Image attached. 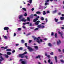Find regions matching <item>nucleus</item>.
I'll return each instance as SVG.
<instances>
[{
	"mask_svg": "<svg viewBox=\"0 0 64 64\" xmlns=\"http://www.w3.org/2000/svg\"><path fill=\"white\" fill-rule=\"evenodd\" d=\"M39 39H41V38L40 37H38V38H37L36 37H34V41H36V42L39 44H40V42H43V40L42 39H40V40Z\"/></svg>",
	"mask_w": 64,
	"mask_h": 64,
	"instance_id": "f257e3e1",
	"label": "nucleus"
},
{
	"mask_svg": "<svg viewBox=\"0 0 64 64\" xmlns=\"http://www.w3.org/2000/svg\"><path fill=\"white\" fill-rule=\"evenodd\" d=\"M38 28H36L34 30V31H36V30H38V28H40L41 29H42L43 28H44L45 27L44 26L42 25L41 24H39L37 26Z\"/></svg>",
	"mask_w": 64,
	"mask_h": 64,
	"instance_id": "f03ea898",
	"label": "nucleus"
},
{
	"mask_svg": "<svg viewBox=\"0 0 64 64\" xmlns=\"http://www.w3.org/2000/svg\"><path fill=\"white\" fill-rule=\"evenodd\" d=\"M25 46H26V47H28V49L29 50L30 52H31V51H33V48H31V47H30L29 46H27V43H25Z\"/></svg>",
	"mask_w": 64,
	"mask_h": 64,
	"instance_id": "7ed1b4c3",
	"label": "nucleus"
},
{
	"mask_svg": "<svg viewBox=\"0 0 64 64\" xmlns=\"http://www.w3.org/2000/svg\"><path fill=\"white\" fill-rule=\"evenodd\" d=\"M22 60V59H21L19 61L20 62H21V63H22V64H26V62H25V61Z\"/></svg>",
	"mask_w": 64,
	"mask_h": 64,
	"instance_id": "20e7f679",
	"label": "nucleus"
},
{
	"mask_svg": "<svg viewBox=\"0 0 64 64\" xmlns=\"http://www.w3.org/2000/svg\"><path fill=\"white\" fill-rule=\"evenodd\" d=\"M23 54H20L18 55V56H19V57H21L22 58H24L25 56H23Z\"/></svg>",
	"mask_w": 64,
	"mask_h": 64,
	"instance_id": "39448f33",
	"label": "nucleus"
},
{
	"mask_svg": "<svg viewBox=\"0 0 64 64\" xmlns=\"http://www.w3.org/2000/svg\"><path fill=\"white\" fill-rule=\"evenodd\" d=\"M40 22V21L38 20L35 23V24L36 25H38Z\"/></svg>",
	"mask_w": 64,
	"mask_h": 64,
	"instance_id": "423d86ee",
	"label": "nucleus"
},
{
	"mask_svg": "<svg viewBox=\"0 0 64 64\" xmlns=\"http://www.w3.org/2000/svg\"><path fill=\"white\" fill-rule=\"evenodd\" d=\"M58 40L59 41H57V43L58 45L59 46V45H60V44H61V41H60V40Z\"/></svg>",
	"mask_w": 64,
	"mask_h": 64,
	"instance_id": "0eeeda50",
	"label": "nucleus"
},
{
	"mask_svg": "<svg viewBox=\"0 0 64 64\" xmlns=\"http://www.w3.org/2000/svg\"><path fill=\"white\" fill-rule=\"evenodd\" d=\"M36 59H38L39 58L40 60H41V56L38 55V56H36Z\"/></svg>",
	"mask_w": 64,
	"mask_h": 64,
	"instance_id": "6e6552de",
	"label": "nucleus"
},
{
	"mask_svg": "<svg viewBox=\"0 0 64 64\" xmlns=\"http://www.w3.org/2000/svg\"><path fill=\"white\" fill-rule=\"evenodd\" d=\"M58 33L59 34H60L61 35V36L62 38H63V36H62L63 35V34L61 33V32L59 31L58 32Z\"/></svg>",
	"mask_w": 64,
	"mask_h": 64,
	"instance_id": "1a4fd4ad",
	"label": "nucleus"
},
{
	"mask_svg": "<svg viewBox=\"0 0 64 64\" xmlns=\"http://www.w3.org/2000/svg\"><path fill=\"white\" fill-rule=\"evenodd\" d=\"M9 27H6L4 28V30H9Z\"/></svg>",
	"mask_w": 64,
	"mask_h": 64,
	"instance_id": "9d476101",
	"label": "nucleus"
},
{
	"mask_svg": "<svg viewBox=\"0 0 64 64\" xmlns=\"http://www.w3.org/2000/svg\"><path fill=\"white\" fill-rule=\"evenodd\" d=\"M23 17V15H20V16L19 17V19H22L23 18H22Z\"/></svg>",
	"mask_w": 64,
	"mask_h": 64,
	"instance_id": "9b49d317",
	"label": "nucleus"
},
{
	"mask_svg": "<svg viewBox=\"0 0 64 64\" xmlns=\"http://www.w3.org/2000/svg\"><path fill=\"white\" fill-rule=\"evenodd\" d=\"M30 18L33 19L34 18V16H33V14H32L30 16Z\"/></svg>",
	"mask_w": 64,
	"mask_h": 64,
	"instance_id": "f8f14e48",
	"label": "nucleus"
},
{
	"mask_svg": "<svg viewBox=\"0 0 64 64\" xmlns=\"http://www.w3.org/2000/svg\"><path fill=\"white\" fill-rule=\"evenodd\" d=\"M4 56L6 57V58H8L9 57V56H8V55L7 54H4Z\"/></svg>",
	"mask_w": 64,
	"mask_h": 64,
	"instance_id": "ddd939ff",
	"label": "nucleus"
},
{
	"mask_svg": "<svg viewBox=\"0 0 64 64\" xmlns=\"http://www.w3.org/2000/svg\"><path fill=\"white\" fill-rule=\"evenodd\" d=\"M48 45L49 46H50V47H52V44H51V43L49 42L48 43Z\"/></svg>",
	"mask_w": 64,
	"mask_h": 64,
	"instance_id": "4468645a",
	"label": "nucleus"
},
{
	"mask_svg": "<svg viewBox=\"0 0 64 64\" xmlns=\"http://www.w3.org/2000/svg\"><path fill=\"white\" fill-rule=\"evenodd\" d=\"M54 57L55 58L56 62V63H57V56H55Z\"/></svg>",
	"mask_w": 64,
	"mask_h": 64,
	"instance_id": "2eb2a0df",
	"label": "nucleus"
},
{
	"mask_svg": "<svg viewBox=\"0 0 64 64\" xmlns=\"http://www.w3.org/2000/svg\"><path fill=\"white\" fill-rule=\"evenodd\" d=\"M57 12V10H55L53 11L52 12V13L53 14H54V13H56V12Z\"/></svg>",
	"mask_w": 64,
	"mask_h": 64,
	"instance_id": "dca6fc26",
	"label": "nucleus"
},
{
	"mask_svg": "<svg viewBox=\"0 0 64 64\" xmlns=\"http://www.w3.org/2000/svg\"><path fill=\"white\" fill-rule=\"evenodd\" d=\"M3 37H4V38L6 40H7V39H8V37H7V36H3Z\"/></svg>",
	"mask_w": 64,
	"mask_h": 64,
	"instance_id": "f3484780",
	"label": "nucleus"
},
{
	"mask_svg": "<svg viewBox=\"0 0 64 64\" xmlns=\"http://www.w3.org/2000/svg\"><path fill=\"white\" fill-rule=\"evenodd\" d=\"M54 20L56 22H58V21L59 20H58V19H56V18H55Z\"/></svg>",
	"mask_w": 64,
	"mask_h": 64,
	"instance_id": "a211bd4d",
	"label": "nucleus"
},
{
	"mask_svg": "<svg viewBox=\"0 0 64 64\" xmlns=\"http://www.w3.org/2000/svg\"><path fill=\"white\" fill-rule=\"evenodd\" d=\"M21 42L23 44V43H25V41L23 40H22L21 41Z\"/></svg>",
	"mask_w": 64,
	"mask_h": 64,
	"instance_id": "6ab92c4d",
	"label": "nucleus"
},
{
	"mask_svg": "<svg viewBox=\"0 0 64 64\" xmlns=\"http://www.w3.org/2000/svg\"><path fill=\"white\" fill-rule=\"evenodd\" d=\"M48 4H49V3L46 2V3H45L44 4L45 6H46V5H48Z\"/></svg>",
	"mask_w": 64,
	"mask_h": 64,
	"instance_id": "aec40b11",
	"label": "nucleus"
},
{
	"mask_svg": "<svg viewBox=\"0 0 64 64\" xmlns=\"http://www.w3.org/2000/svg\"><path fill=\"white\" fill-rule=\"evenodd\" d=\"M6 51H11V50L8 48L6 49Z\"/></svg>",
	"mask_w": 64,
	"mask_h": 64,
	"instance_id": "412c9836",
	"label": "nucleus"
},
{
	"mask_svg": "<svg viewBox=\"0 0 64 64\" xmlns=\"http://www.w3.org/2000/svg\"><path fill=\"white\" fill-rule=\"evenodd\" d=\"M43 15H46V14H46V12H45V11H43Z\"/></svg>",
	"mask_w": 64,
	"mask_h": 64,
	"instance_id": "4be33fe9",
	"label": "nucleus"
},
{
	"mask_svg": "<svg viewBox=\"0 0 64 64\" xmlns=\"http://www.w3.org/2000/svg\"><path fill=\"white\" fill-rule=\"evenodd\" d=\"M54 36H55V38H57V33H56L55 34Z\"/></svg>",
	"mask_w": 64,
	"mask_h": 64,
	"instance_id": "5701e85b",
	"label": "nucleus"
},
{
	"mask_svg": "<svg viewBox=\"0 0 64 64\" xmlns=\"http://www.w3.org/2000/svg\"><path fill=\"white\" fill-rule=\"evenodd\" d=\"M34 48H35L36 49H38V47L37 46H34Z\"/></svg>",
	"mask_w": 64,
	"mask_h": 64,
	"instance_id": "b1692460",
	"label": "nucleus"
},
{
	"mask_svg": "<svg viewBox=\"0 0 64 64\" xmlns=\"http://www.w3.org/2000/svg\"><path fill=\"white\" fill-rule=\"evenodd\" d=\"M7 54H8V55H11V53L10 52H7Z\"/></svg>",
	"mask_w": 64,
	"mask_h": 64,
	"instance_id": "393cba45",
	"label": "nucleus"
},
{
	"mask_svg": "<svg viewBox=\"0 0 64 64\" xmlns=\"http://www.w3.org/2000/svg\"><path fill=\"white\" fill-rule=\"evenodd\" d=\"M40 19L41 20H42V21H43V20H44V18H43L42 16L41 17Z\"/></svg>",
	"mask_w": 64,
	"mask_h": 64,
	"instance_id": "a878e982",
	"label": "nucleus"
},
{
	"mask_svg": "<svg viewBox=\"0 0 64 64\" xmlns=\"http://www.w3.org/2000/svg\"><path fill=\"white\" fill-rule=\"evenodd\" d=\"M27 19L28 21H29V22H30V18H29V17H28L27 18Z\"/></svg>",
	"mask_w": 64,
	"mask_h": 64,
	"instance_id": "bb28decb",
	"label": "nucleus"
},
{
	"mask_svg": "<svg viewBox=\"0 0 64 64\" xmlns=\"http://www.w3.org/2000/svg\"><path fill=\"white\" fill-rule=\"evenodd\" d=\"M19 50H22L23 49V48L22 47H20L18 48Z\"/></svg>",
	"mask_w": 64,
	"mask_h": 64,
	"instance_id": "cd10ccee",
	"label": "nucleus"
},
{
	"mask_svg": "<svg viewBox=\"0 0 64 64\" xmlns=\"http://www.w3.org/2000/svg\"><path fill=\"white\" fill-rule=\"evenodd\" d=\"M36 14H41V12L39 11L36 12Z\"/></svg>",
	"mask_w": 64,
	"mask_h": 64,
	"instance_id": "c85d7f7f",
	"label": "nucleus"
},
{
	"mask_svg": "<svg viewBox=\"0 0 64 64\" xmlns=\"http://www.w3.org/2000/svg\"><path fill=\"white\" fill-rule=\"evenodd\" d=\"M26 58V59H28V56H27L24 55V58Z\"/></svg>",
	"mask_w": 64,
	"mask_h": 64,
	"instance_id": "c756f323",
	"label": "nucleus"
},
{
	"mask_svg": "<svg viewBox=\"0 0 64 64\" xmlns=\"http://www.w3.org/2000/svg\"><path fill=\"white\" fill-rule=\"evenodd\" d=\"M27 16V13L26 12H25L24 14V16L25 17H26Z\"/></svg>",
	"mask_w": 64,
	"mask_h": 64,
	"instance_id": "7c9ffc66",
	"label": "nucleus"
},
{
	"mask_svg": "<svg viewBox=\"0 0 64 64\" xmlns=\"http://www.w3.org/2000/svg\"><path fill=\"white\" fill-rule=\"evenodd\" d=\"M60 19L61 20H63V19H64V17H61Z\"/></svg>",
	"mask_w": 64,
	"mask_h": 64,
	"instance_id": "2f4dec72",
	"label": "nucleus"
},
{
	"mask_svg": "<svg viewBox=\"0 0 64 64\" xmlns=\"http://www.w3.org/2000/svg\"><path fill=\"white\" fill-rule=\"evenodd\" d=\"M0 59H2V60H4V59L2 57V56H0Z\"/></svg>",
	"mask_w": 64,
	"mask_h": 64,
	"instance_id": "473e14b6",
	"label": "nucleus"
},
{
	"mask_svg": "<svg viewBox=\"0 0 64 64\" xmlns=\"http://www.w3.org/2000/svg\"><path fill=\"white\" fill-rule=\"evenodd\" d=\"M24 20H25V18H22V21H24Z\"/></svg>",
	"mask_w": 64,
	"mask_h": 64,
	"instance_id": "72a5a7b5",
	"label": "nucleus"
},
{
	"mask_svg": "<svg viewBox=\"0 0 64 64\" xmlns=\"http://www.w3.org/2000/svg\"><path fill=\"white\" fill-rule=\"evenodd\" d=\"M22 9L24 11H26V9L24 8H22Z\"/></svg>",
	"mask_w": 64,
	"mask_h": 64,
	"instance_id": "f704fd0d",
	"label": "nucleus"
},
{
	"mask_svg": "<svg viewBox=\"0 0 64 64\" xmlns=\"http://www.w3.org/2000/svg\"><path fill=\"white\" fill-rule=\"evenodd\" d=\"M30 2H29V3L30 4H31L32 3V0H29Z\"/></svg>",
	"mask_w": 64,
	"mask_h": 64,
	"instance_id": "c9c22d12",
	"label": "nucleus"
},
{
	"mask_svg": "<svg viewBox=\"0 0 64 64\" xmlns=\"http://www.w3.org/2000/svg\"><path fill=\"white\" fill-rule=\"evenodd\" d=\"M54 53L53 52H52L50 53V55H53Z\"/></svg>",
	"mask_w": 64,
	"mask_h": 64,
	"instance_id": "e433bc0d",
	"label": "nucleus"
},
{
	"mask_svg": "<svg viewBox=\"0 0 64 64\" xmlns=\"http://www.w3.org/2000/svg\"><path fill=\"white\" fill-rule=\"evenodd\" d=\"M27 54V52H24L22 54L24 55H25V54Z\"/></svg>",
	"mask_w": 64,
	"mask_h": 64,
	"instance_id": "4c0bfd02",
	"label": "nucleus"
},
{
	"mask_svg": "<svg viewBox=\"0 0 64 64\" xmlns=\"http://www.w3.org/2000/svg\"><path fill=\"white\" fill-rule=\"evenodd\" d=\"M21 30V28H19L18 29V31H20Z\"/></svg>",
	"mask_w": 64,
	"mask_h": 64,
	"instance_id": "58836bf2",
	"label": "nucleus"
},
{
	"mask_svg": "<svg viewBox=\"0 0 64 64\" xmlns=\"http://www.w3.org/2000/svg\"><path fill=\"white\" fill-rule=\"evenodd\" d=\"M7 48H8V46H7L5 47L4 48V49H7Z\"/></svg>",
	"mask_w": 64,
	"mask_h": 64,
	"instance_id": "ea45409f",
	"label": "nucleus"
},
{
	"mask_svg": "<svg viewBox=\"0 0 64 64\" xmlns=\"http://www.w3.org/2000/svg\"><path fill=\"white\" fill-rule=\"evenodd\" d=\"M36 21H37V20H36V19L34 18V20H33L34 22H36Z\"/></svg>",
	"mask_w": 64,
	"mask_h": 64,
	"instance_id": "a19ab883",
	"label": "nucleus"
},
{
	"mask_svg": "<svg viewBox=\"0 0 64 64\" xmlns=\"http://www.w3.org/2000/svg\"><path fill=\"white\" fill-rule=\"evenodd\" d=\"M60 23H61V22H58L57 23V24H60Z\"/></svg>",
	"mask_w": 64,
	"mask_h": 64,
	"instance_id": "79ce46f5",
	"label": "nucleus"
},
{
	"mask_svg": "<svg viewBox=\"0 0 64 64\" xmlns=\"http://www.w3.org/2000/svg\"><path fill=\"white\" fill-rule=\"evenodd\" d=\"M49 1H50V0H46V2H49Z\"/></svg>",
	"mask_w": 64,
	"mask_h": 64,
	"instance_id": "37998d69",
	"label": "nucleus"
},
{
	"mask_svg": "<svg viewBox=\"0 0 64 64\" xmlns=\"http://www.w3.org/2000/svg\"><path fill=\"white\" fill-rule=\"evenodd\" d=\"M12 52L13 53H14V52H15V50H13Z\"/></svg>",
	"mask_w": 64,
	"mask_h": 64,
	"instance_id": "c03bdc74",
	"label": "nucleus"
},
{
	"mask_svg": "<svg viewBox=\"0 0 64 64\" xmlns=\"http://www.w3.org/2000/svg\"><path fill=\"white\" fill-rule=\"evenodd\" d=\"M29 26H32V24L30 23Z\"/></svg>",
	"mask_w": 64,
	"mask_h": 64,
	"instance_id": "a18cd8bd",
	"label": "nucleus"
},
{
	"mask_svg": "<svg viewBox=\"0 0 64 64\" xmlns=\"http://www.w3.org/2000/svg\"><path fill=\"white\" fill-rule=\"evenodd\" d=\"M60 61H61V62H62V63H64V61L63 60H61Z\"/></svg>",
	"mask_w": 64,
	"mask_h": 64,
	"instance_id": "49530a36",
	"label": "nucleus"
},
{
	"mask_svg": "<svg viewBox=\"0 0 64 64\" xmlns=\"http://www.w3.org/2000/svg\"><path fill=\"white\" fill-rule=\"evenodd\" d=\"M31 42H32V40H29V43H31Z\"/></svg>",
	"mask_w": 64,
	"mask_h": 64,
	"instance_id": "de8ad7c7",
	"label": "nucleus"
},
{
	"mask_svg": "<svg viewBox=\"0 0 64 64\" xmlns=\"http://www.w3.org/2000/svg\"><path fill=\"white\" fill-rule=\"evenodd\" d=\"M34 16H36V17H37V15L36 14H34Z\"/></svg>",
	"mask_w": 64,
	"mask_h": 64,
	"instance_id": "09e8293b",
	"label": "nucleus"
},
{
	"mask_svg": "<svg viewBox=\"0 0 64 64\" xmlns=\"http://www.w3.org/2000/svg\"><path fill=\"white\" fill-rule=\"evenodd\" d=\"M47 40V38H45L44 39V41H46Z\"/></svg>",
	"mask_w": 64,
	"mask_h": 64,
	"instance_id": "8fccbe9b",
	"label": "nucleus"
},
{
	"mask_svg": "<svg viewBox=\"0 0 64 64\" xmlns=\"http://www.w3.org/2000/svg\"><path fill=\"white\" fill-rule=\"evenodd\" d=\"M16 35V33H14V36H15Z\"/></svg>",
	"mask_w": 64,
	"mask_h": 64,
	"instance_id": "3c124183",
	"label": "nucleus"
},
{
	"mask_svg": "<svg viewBox=\"0 0 64 64\" xmlns=\"http://www.w3.org/2000/svg\"><path fill=\"white\" fill-rule=\"evenodd\" d=\"M54 35V33H53V32H52V33L51 35L52 36H53Z\"/></svg>",
	"mask_w": 64,
	"mask_h": 64,
	"instance_id": "603ef678",
	"label": "nucleus"
},
{
	"mask_svg": "<svg viewBox=\"0 0 64 64\" xmlns=\"http://www.w3.org/2000/svg\"><path fill=\"white\" fill-rule=\"evenodd\" d=\"M47 13H50V12L49 10H47Z\"/></svg>",
	"mask_w": 64,
	"mask_h": 64,
	"instance_id": "864d4df0",
	"label": "nucleus"
},
{
	"mask_svg": "<svg viewBox=\"0 0 64 64\" xmlns=\"http://www.w3.org/2000/svg\"><path fill=\"white\" fill-rule=\"evenodd\" d=\"M30 23V22H28L26 23V24H29Z\"/></svg>",
	"mask_w": 64,
	"mask_h": 64,
	"instance_id": "5fc2aeb1",
	"label": "nucleus"
},
{
	"mask_svg": "<svg viewBox=\"0 0 64 64\" xmlns=\"http://www.w3.org/2000/svg\"><path fill=\"white\" fill-rule=\"evenodd\" d=\"M45 55L46 56H47L48 55H47V53L46 52L45 54Z\"/></svg>",
	"mask_w": 64,
	"mask_h": 64,
	"instance_id": "6e6d98bb",
	"label": "nucleus"
},
{
	"mask_svg": "<svg viewBox=\"0 0 64 64\" xmlns=\"http://www.w3.org/2000/svg\"><path fill=\"white\" fill-rule=\"evenodd\" d=\"M50 61L51 60L50 59H49L48 60V62L49 63H50Z\"/></svg>",
	"mask_w": 64,
	"mask_h": 64,
	"instance_id": "4d7b16f0",
	"label": "nucleus"
},
{
	"mask_svg": "<svg viewBox=\"0 0 64 64\" xmlns=\"http://www.w3.org/2000/svg\"><path fill=\"white\" fill-rule=\"evenodd\" d=\"M35 19H36V20L37 21V20H38V18H35Z\"/></svg>",
	"mask_w": 64,
	"mask_h": 64,
	"instance_id": "13d9d810",
	"label": "nucleus"
},
{
	"mask_svg": "<svg viewBox=\"0 0 64 64\" xmlns=\"http://www.w3.org/2000/svg\"><path fill=\"white\" fill-rule=\"evenodd\" d=\"M18 21H19V22H21V21H22V19H20V20H18Z\"/></svg>",
	"mask_w": 64,
	"mask_h": 64,
	"instance_id": "bf43d9fd",
	"label": "nucleus"
},
{
	"mask_svg": "<svg viewBox=\"0 0 64 64\" xmlns=\"http://www.w3.org/2000/svg\"><path fill=\"white\" fill-rule=\"evenodd\" d=\"M46 22H47V21H48V20H47V18H46Z\"/></svg>",
	"mask_w": 64,
	"mask_h": 64,
	"instance_id": "052dcab7",
	"label": "nucleus"
},
{
	"mask_svg": "<svg viewBox=\"0 0 64 64\" xmlns=\"http://www.w3.org/2000/svg\"><path fill=\"white\" fill-rule=\"evenodd\" d=\"M32 11H33V10H34V8H32Z\"/></svg>",
	"mask_w": 64,
	"mask_h": 64,
	"instance_id": "680f3d73",
	"label": "nucleus"
},
{
	"mask_svg": "<svg viewBox=\"0 0 64 64\" xmlns=\"http://www.w3.org/2000/svg\"><path fill=\"white\" fill-rule=\"evenodd\" d=\"M58 51L59 52H61V50L58 49Z\"/></svg>",
	"mask_w": 64,
	"mask_h": 64,
	"instance_id": "e2e57ef3",
	"label": "nucleus"
},
{
	"mask_svg": "<svg viewBox=\"0 0 64 64\" xmlns=\"http://www.w3.org/2000/svg\"><path fill=\"white\" fill-rule=\"evenodd\" d=\"M58 15H61V13L60 12L58 13Z\"/></svg>",
	"mask_w": 64,
	"mask_h": 64,
	"instance_id": "0e129e2a",
	"label": "nucleus"
},
{
	"mask_svg": "<svg viewBox=\"0 0 64 64\" xmlns=\"http://www.w3.org/2000/svg\"><path fill=\"white\" fill-rule=\"evenodd\" d=\"M61 29H64V27H62L61 28Z\"/></svg>",
	"mask_w": 64,
	"mask_h": 64,
	"instance_id": "69168bd1",
	"label": "nucleus"
},
{
	"mask_svg": "<svg viewBox=\"0 0 64 64\" xmlns=\"http://www.w3.org/2000/svg\"><path fill=\"white\" fill-rule=\"evenodd\" d=\"M23 25H26V23H23Z\"/></svg>",
	"mask_w": 64,
	"mask_h": 64,
	"instance_id": "338daca9",
	"label": "nucleus"
},
{
	"mask_svg": "<svg viewBox=\"0 0 64 64\" xmlns=\"http://www.w3.org/2000/svg\"><path fill=\"white\" fill-rule=\"evenodd\" d=\"M47 57H48V58H49V57H50V55H48Z\"/></svg>",
	"mask_w": 64,
	"mask_h": 64,
	"instance_id": "774afa93",
	"label": "nucleus"
}]
</instances>
